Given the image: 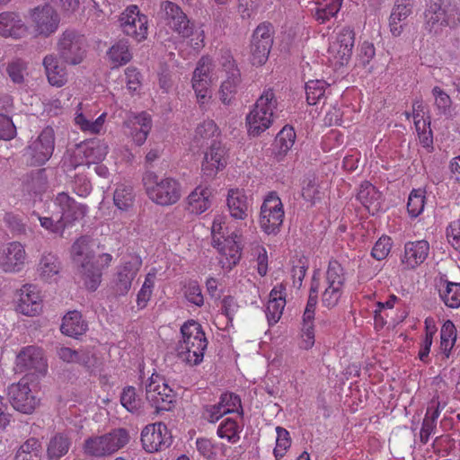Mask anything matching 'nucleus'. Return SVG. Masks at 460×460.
Segmentation results:
<instances>
[{
    "label": "nucleus",
    "mask_w": 460,
    "mask_h": 460,
    "mask_svg": "<svg viewBox=\"0 0 460 460\" xmlns=\"http://www.w3.org/2000/svg\"><path fill=\"white\" fill-rule=\"evenodd\" d=\"M181 335L175 348L177 358L190 366L199 365L208 347L201 325L194 320L188 321L181 327Z\"/></svg>",
    "instance_id": "f257e3e1"
},
{
    "label": "nucleus",
    "mask_w": 460,
    "mask_h": 460,
    "mask_svg": "<svg viewBox=\"0 0 460 460\" xmlns=\"http://www.w3.org/2000/svg\"><path fill=\"white\" fill-rule=\"evenodd\" d=\"M142 181L147 197L157 205L172 206L181 197V185L172 177L161 178L148 171L144 173Z\"/></svg>",
    "instance_id": "f03ea898"
},
{
    "label": "nucleus",
    "mask_w": 460,
    "mask_h": 460,
    "mask_svg": "<svg viewBox=\"0 0 460 460\" xmlns=\"http://www.w3.org/2000/svg\"><path fill=\"white\" fill-rule=\"evenodd\" d=\"M277 104L272 89L264 90L246 117L250 136L257 137L271 126L276 117Z\"/></svg>",
    "instance_id": "7ed1b4c3"
},
{
    "label": "nucleus",
    "mask_w": 460,
    "mask_h": 460,
    "mask_svg": "<svg viewBox=\"0 0 460 460\" xmlns=\"http://www.w3.org/2000/svg\"><path fill=\"white\" fill-rule=\"evenodd\" d=\"M130 439L127 429L119 428L101 435L93 436L85 439L84 453L93 457H106L123 448Z\"/></svg>",
    "instance_id": "20e7f679"
},
{
    "label": "nucleus",
    "mask_w": 460,
    "mask_h": 460,
    "mask_svg": "<svg viewBox=\"0 0 460 460\" xmlns=\"http://www.w3.org/2000/svg\"><path fill=\"white\" fill-rule=\"evenodd\" d=\"M71 255L73 260L80 264L79 273L85 287L90 290H95L101 283V269L94 267L93 254L89 252L85 237H80L73 243Z\"/></svg>",
    "instance_id": "39448f33"
},
{
    "label": "nucleus",
    "mask_w": 460,
    "mask_h": 460,
    "mask_svg": "<svg viewBox=\"0 0 460 460\" xmlns=\"http://www.w3.org/2000/svg\"><path fill=\"white\" fill-rule=\"evenodd\" d=\"M284 208L281 199L275 192H270L261 207L259 224L267 234H277L284 220Z\"/></svg>",
    "instance_id": "423d86ee"
},
{
    "label": "nucleus",
    "mask_w": 460,
    "mask_h": 460,
    "mask_svg": "<svg viewBox=\"0 0 460 460\" xmlns=\"http://www.w3.org/2000/svg\"><path fill=\"white\" fill-rule=\"evenodd\" d=\"M15 369L19 373L44 376L48 362L43 349L33 345L23 347L16 356Z\"/></svg>",
    "instance_id": "0eeeda50"
},
{
    "label": "nucleus",
    "mask_w": 460,
    "mask_h": 460,
    "mask_svg": "<svg viewBox=\"0 0 460 460\" xmlns=\"http://www.w3.org/2000/svg\"><path fill=\"white\" fill-rule=\"evenodd\" d=\"M353 31H340L332 38L328 48V62L334 69L347 66L350 60L354 46Z\"/></svg>",
    "instance_id": "6e6552de"
},
{
    "label": "nucleus",
    "mask_w": 460,
    "mask_h": 460,
    "mask_svg": "<svg viewBox=\"0 0 460 460\" xmlns=\"http://www.w3.org/2000/svg\"><path fill=\"white\" fill-rule=\"evenodd\" d=\"M146 397L156 411H161L171 409L175 394L162 376L153 374L146 385Z\"/></svg>",
    "instance_id": "1a4fd4ad"
},
{
    "label": "nucleus",
    "mask_w": 460,
    "mask_h": 460,
    "mask_svg": "<svg viewBox=\"0 0 460 460\" xmlns=\"http://www.w3.org/2000/svg\"><path fill=\"white\" fill-rule=\"evenodd\" d=\"M55 148V134L50 127L45 128L38 137L31 141L26 150V155L32 165L45 164L52 155Z\"/></svg>",
    "instance_id": "9d476101"
},
{
    "label": "nucleus",
    "mask_w": 460,
    "mask_h": 460,
    "mask_svg": "<svg viewBox=\"0 0 460 460\" xmlns=\"http://www.w3.org/2000/svg\"><path fill=\"white\" fill-rule=\"evenodd\" d=\"M141 443L146 452H158L169 447L172 436L165 424H148L141 431Z\"/></svg>",
    "instance_id": "9b49d317"
},
{
    "label": "nucleus",
    "mask_w": 460,
    "mask_h": 460,
    "mask_svg": "<svg viewBox=\"0 0 460 460\" xmlns=\"http://www.w3.org/2000/svg\"><path fill=\"white\" fill-rule=\"evenodd\" d=\"M142 261L138 257H130L117 267L111 282V289L115 296H125L131 288L132 281L140 270Z\"/></svg>",
    "instance_id": "f8f14e48"
},
{
    "label": "nucleus",
    "mask_w": 460,
    "mask_h": 460,
    "mask_svg": "<svg viewBox=\"0 0 460 460\" xmlns=\"http://www.w3.org/2000/svg\"><path fill=\"white\" fill-rule=\"evenodd\" d=\"M8 398L16 411L25 414L33 412L39 404V401L31 394L26 378H22L8 387Z\"/></svg>",
    "instance_id": "ddd939ff"
},
{
    "label": "nucleus",
    "mask_w": 460,
    "mask_h": 460,
    "mask_svg": "<svg viewBox=\"0 0 460 460\" xmlns=\"http://www.w3.org/2000/svg\"><path fill=\"white\" fill-rule=\"evenodd\" d=\"M234 412L241 417L243 415L241 398L234 393H224L220 395L217 403L205 407L204 418L215 423L224 415Z\"/></svg>",
    "instance_id": "4468645a"
},
{
    "label": "nucleus",
    "mask_w": 460,
    "mask_h": 460,
    "mask_svg": "<svg viewBox=\"0 0 460 460\" xmlns=\"http://www.w3.org/2000/svg\"><path fill=\"white\" fill-rule=\"evenodd\" d=\"M27 261V253L20 242H10L0 247V268L6 273L22 270Z\"/></svg>",
    "instance_id": "2eb2a0df"
},
{
    "label": "nucleus",
    "mask_w": 460,
    "mask_h": 460,
    "mask_svg": "<svg viewBox=\"0 0 460 460\" xmlns=\"http://www.w3.org/2000/svg\"><path fill=\"white\" fill-rule=\"evenodd\" d=\"M227 164V151L220 141L213 140L204 154L201 171L208 178L215 177Z\"/></svg>",
    "instance_id": "dca6fc26"
},
{
    "label": "nucleus",
    "mask_w": 460,
    "mask_h": 460,
    "mask_svg": "<svg viewBox=\"0 0 460 460\" xmlns=\"http://www.w3.org/2000/svg\"><path fill=\"white\" fill-rule=\"evenodd\" d=\"M58 51L65 62L78 65L84 58V41L75 35L74 31H65L58 42Z\"/></svg>",
    "instance_id": "f3484780"
},
{
    "label": "nucleus",
    "mask_w": 460,
    "mask_h": 460,
    "mask_svg": "<svg viewBox=\"0 0 460 460\" xmlns=\"http://www.w3.org/2000/svg\"><path fill=\"white\" fill-rule=\"evenodd\" d=\"M222 65L227 74V78L221 84L219 94L224 104H230L237 93L240 84V72L235 66L234 61L230 55L222 57Z\"/></svg>",
    "instance_id": "a211bd4d"
},
{
    "label": "nucleus",
    "mask_w": 460,
    "mask_h": 460,
    "mask_svg": "<svg viewBox=\"0 0 460 460\" xmlns=\"http://www.w3.org/2000/svg\"><path fill=\"white\" fill-rule=\"evenodd\" d=\"M16 311L27 316L38 315L42 311V298L36 286L26 284L20 289Z\"/></svg>",
    "instance_id": "6ab92c4d"
},
{
    "label": "nucleus",
    "mask_w": 460,
    "mask_h": 460,
    "mask_svg": "<svg viewBox=\"0 0 460 460\" xmlns=\"http://www.w3.org/2000/svg\"><path fill=\"white\" fill-rule=\"evenodd\" d=\"M429 253V243L426 240L407 242L401 256V264L405 270H413L422 264Z\"/></svg>",
    "instance_id": "aec40b11"
},
{
    "label": "nucleus",
    "mask_w": 460,
    "mask_h": 460,
    "mask_svg": "<svg viewBox=\"0 0 460 460\" xmlns=\"http://www.w3.org/2000/svg\"><path fill=\"white\" fill-rule=\"evenodd\" d=\"M240 242L241 235L236 232H233L231 235L222 239L215 238L213 246L226 260V261L222 260V263H226L229 267L238 263L241 258Z\"/></svg>",
    "instance_id": "412c9836"
},
{
    "label": "nucleus",
    "mask_w": 460,
    "mask_h": 460,
    "mask_svg": "<svg viewBox=\"0 0 460 460\" xmlns=\"http://www.w3.org/2000/svg\"><path fill=\"white\" fill-rule=\"evenodd\" d=\"M272 42L270 31H262L261 34L258 31H254L251 45V61L253 66H262L266 63Z\"/></svg>",
    "instance_id": "4be33fe9"
},
{
    "label": "nucleus",
    "mask_w": 460,
    "mask_h": 460,
    "mask_svg": "<svg viewBox=\"0 0 460 460\" xmlns=\"http://www.w3.org/2000/svg\"><path fill=\"white\" fill-rule=\"evenodd\" d=\"M443 0H430L428 8L424 12V22L426 26L434 27H450L457 26L455 20L451 21L450 16L442 7Z\"/></svg>",
    "instance_id": "5701e85b"
},
{
    "label": "nucleus",
    "mask_w": 460,
    "mask_h": 460,
    "mask_svg": "<svg viewBox=\"0 0 460 460\" xmlns=\"http://www.w3.org/2000/svg\"><path fill=\"white\" fill-rule=\"evenodd\" d=\"M159 14L170 29H189L187 15L179 5L171 1L161 2Z\"/></svg>",
    "instance_id": "b1692460"
},
{
    "label": "nucleus",
    "mask_w": 460,
    "mask_h": 460,
    "mask_svg": "<svg viewBox=\"0 0 460 460\" xmlns=\"http://www.w3.org/2000/svg\"><path fill=\"white\" fill-rule=\"evenodd\" d=\"M226 205L229 214L234 219L243 221L248 217L250 203L243 190H229Z\"/></svg>",
    "instance_id": "393cba45"
},
{
    "label": "nucleus",
    "mask_w": 460,
    "mask_h": 460,
    "mask_svg": "<svg viewBox=\"0 0 460 460\" xmlns=\"http://www.w3.org/2000/svg\"><path fill=\"white\" fill-rule=\"evenodd\" d=\"M212 192L208 187L197 186L187 197V210L195 215H200L211 206Z\"/></svg>",
    "instance_id": "a878e982"
},
{
    "label": "nucleus",
    "mask_w": 460,
    "mask_h": 460,
    "mask_svg": "<svg viewBox=\"0 0 460 460\" xmlns=\"http://www.w3.org/2000/svg\"><path fill=\"white\" fill-rule=\"evenodd\" d=\"M31 18L38 29H58L60 17L50 5H39L31 11Z\"/></svg>",
    "instance_id": "bb28decb"
},
{
    "label": "nucleus",
    "mask_w": 460,
    "mask_h": 460,
    "mask_svg": "<svg viewBox=\"0 0 460 460\" xmlns=\"http://www.w3.org/2000/svg\"><path fill=\"white\" fill-rule=\"evenodd\" d=\"M126 124L132 129L134 142L137 146L143 145L152 128L151 116L146 112H141L128 119Z\"/></svg>",
    "instance_id": "cd10ccee"
},
{
    "label": "nucleus",
    "mask_w": 460,
    "mask_h": 460,
    "mask_svg": "<svg viewBox=\"0 0 460 460\" xmlns=\"http://www.w3.org/2000/svg\"><path fill=\"white\" fill-rule=\"evenodd\" d=\"M442 409L443 407H441L440 402L436 398H433L430 401L420 432V440L421 444L426 445L430 435L434 433V430L437 428V420L439 417Z\"/></svg>",
    "instance_id": "c85d7f7f"
},
{
    "label": "nucleus",
    "mask_w": 460,
    "mask_h": 460,
    "mask_svg": "<svg viewBox=\"0 0 460 460\" xmlns=\"http://www.w3.org/2000/svg\"><path fill=\"white\" fill-rule=\"evenodd\" d=\"M61 270V262L57 255L51 252L43 253L37 265L39 277L46 282L55 281Z\"/></svg>",
    "instance_id": "c756f323"
},
{
    "label": "nucleus",
    "mask_w": 460,
    "mask_h": 460,
    "mask_svg": "<svg viewBox=\"0 0 460 460\" xmlns=\"http://www.w3.org/2000/svg\"><path fill=\"white\" fill-rule=\"evenodd\" d=\"M357 199L369 213L375 214L381 208L382 194L368 181L360 184Z\"/></svg>",
    "instance_id": "7c9ffc66"
},
{
    "label": "nucleus",
    "mask_w": 460,
    "mask_h": 460,
    "mask_svg": "<svg viewBox=\"0 0 460 460\" xmlns=\"http://www.w3.org/2000/svg\"><path fill=\"white\" fill-rule=\"evenodd\" d=\"M106 55L112 69L127 65L133 58V54L129 49L128 41L126 39H121L115 42L107 50Z\"/></svg>",
    "instance_id": "2f4dec72"
},
{
    "label": "nucleus",
    "mask_w": 460,
    "mask_h": 460,
    "mask_svg": "<svg viewBox=\"0 0 460 460\" xmlns=\"http://www.w3.org/2000/svg\"><path fill=\"white\" fill-rule=\"evenodd\" d=\"M61 332L66 336L77 338L87 331V323L78 311L68 312L62 320Z\"/></svg>",
    "instance_id": "473e14b6"
},
{
    "label": "nucleus",
    "mask_w": 460,
    "mask_h": 460,
    "mask_svg": "<svg viewBox=\"0 0 460 460\" xmlns=\"http://www.w3.org/2000/svg\"><path fill=\"white\" fill-rule=\"evenodd\" d=\"M43 66L49 83L56 87H61L67 82L65 67L58 66L57 58L53 55H48L43 59Z\"/></svg>",
    "instance_id": "72a5a7b5"
},
{
    "label": "nucleus",
    "mask_w": 460,
    "mask_h": 460,
    "mask_svg": "<svg viewBox=\"0 0 460 460\" xmlns=\"http://www.w3.org/2000/svg\"><path fill=\"white\" fill-rule=\"evenodd\" d=\"M120 27H133L135 29H147L148 19L141 13L137 5L128 6L119 16Z\"/></svg>",
    "instance_id": "f704fd0d"
},
{
    "label": "nucleus",
    "mask_w": 460,
    "mask_h": 460,
    "mask_svg": "<svg viewBox=\"0 0 460 460\" xmlns=\"http://www.w3.org/2000/svg\"><path fill=\"white\" fill-rule=\"evenodd\" d=\"M71 446V438L66 433H58L53 436L48 445V456L51 460H58L65 456Z\"/></svg>",
    "instance_id": "c9c22d12"
},
{
    "label": "nucleus",
    "mask_w": 460,
    "mask_h": 460,
    "mask_svg": "<svg viewBox=\"0 0 460 460\" xmlns=\"http://www.w3.org/2000/svg\"><path fill=\"white\" fill-rule=\"evenodd\" d=\"M83 153L87 164H96L106 156L108 146L103 141L93 140L84 144Z\"/></svg>",
    "instance_id": "e433bc0d"
},
{
    "label": "nucleus",
    "mask_w": 460,
    "mask_h": 460,
    "mask_svg": "<svg viewBox=\"0 0 460 460\" xmlns=\"http://www.w3.org/2000/svg\"><path fill=\"white\" fill-rule=\"evenodd\" d=\"M456 341V329L452 321H446L440 331V346L441 352L448 358Z\"/></svg>",
    "instance_id": "4c0bfd02"
},
{
    "label": "nucleus",
    "mask_w": 460,
    "mask_h": 460,
    "mask_svg": "<svg viewBox=\"0 0 460 460\" xmlns=\"http://www.w3.org/2000/svg\"><path fill=\"white\" fill-rule=\"evenodd\" d=\"M220 132L218 127L212 119H207L198 125L195 130L194 140L197 142L199 146H203L208 141L214 139V137H217Z\"/></svg>",
    "instance_id": "58836bf2"
},
{
    "label": "nucleus",
    "mask_w": 460,
    "mask_h": 460,
    "mask_svg": "<svg viewBox=\"0 0 460 460\" xmlns=\"http://www.w3.org/2000/svg\"><path fill=\"white\" fill-rule=\"evenodd\" d=\"M296 132L292 127H284L277 135L274 147L278 155H285L294 146Z\"/></svg>",
    "instance_id": "ea45409f"
},
{
    "label": "nucleus",
    "mask_w": 460,
    "mask_h": 460,
    "mask_svg": "<svg viewBox=\"0 0 460 460\" xmlns=\"http://www.w3.org/2000/svg\"><path fill=\"white\" fill-rule=\"evenodd\" d=\"M345 280V270L341 264L336 260L330 261L325 273V285L344 288Z\"/></svg>",
    "instance_id": "a19ab883"
},
{
    "label": "nucleus",
    "mask_w": 460,
    "mask_h": 460,
    "mask_svg": "<svg viewBox=\"0 0 460 460\" xmlns=\"http://www.w3.org/2000/svg\"><path fill=\"white\" fill-rule=\"evenodd\" d=\"M243 427L232 418L224 420L217 428V435L221 438L226 439L229 443L234 444L240 439V433Z\"/></svg>",
    "instance_id": "79ce46f5"
},
{
    "label": "nucleus",
    "mask_w": 460,
    "mask_h": 460,
    "mask_svg": "<svg viewBox=\"0 0 460 460\" xmlns=\"http://www.w3.org/2000/svg\"><path fill=\"white\" fill-rule=\"evenodd\" d=\"M121 405L130 413L139 414L142 407V400L137 394L134 386L125 387L120 394Z\"/></svg>",
    "instance_id": "37998d69"
},
{
    "label": "nucleus",
    "mask_w": 460,
    "mask_h": 460,
    "mask_svg": "<svg viewBox=\"0 0 460 460\" xmlns=\"http://www.w3.org/2000/svg\"><path fill=\"white\" fill-rule=\"evenodd\" d=\"M444 304L450 308L460 307V283L447 282L444 289L439 291Z\"/></svg>",
    "instance_id": "c03bdc74"
},
{
    "label": "nucleus",
    "mask_w": 460,
    "mask_h": 460,
    "mask_svg": "<svg viewBox=\"0 0 460 460\" xmlns=\"http://www.w3.org/2000/svg\"><path fill=\"white\" fill-rule=\"evenodd\" d=\"M135 195L133 188L128 185H119L116 188L113 196L114 204L121 210H127L132 207Z\"/></svg>",
    "instance_id": "a18cd8bd"
},
{
    "label": "nucleus",
    "mask_w": 460,
    "mask_h": 460,
    "mask_svg": "<svg viewBox=\"0 0 460 460\" xmlns=\"http://www.w3.org/2000/svg\"><path fill=\"white\" fill-rule=\"evenodd\" d=\"M155 279V271L148 272L146 274L145 281L137 296V305L139 308L142 309L147 305V303L150 300L153 294Z\"/></svg>",
    "instance_id": "49530a36"
},
{
    "label": "nucleus",
    "mask_w": 460,
    "mask_h": 460,
    "mask_svg": "<svg viewBox=\"0 0 460 460\" xmlns=\"http://www.w3.org/2000/svg\"><path fill=\"white\" fill-rule=\"evenodd\" d=\"M327 84L322 80H312L305 84L306 100L309 105L316 104L325 93Z\"/></svg>",
    "instance_id": "de8ad7c7"
},
{
    "label": "nucleus",
    "mask_w": 460,
    "mask_h": 460,
    "mask_svg": "<svg viewBox=\"0 0 460 460\" xmlns=\"http://www.w3.org/2000/svg\"><path fill=\"white\" fill-rule=\"evenodd\" d=\"M425 206V191L418 189L412 190L409 195L407 210L411 217L420 215Z\"/></svg>",
    "instance_id": "09e8293b"
},
{
    "label": "nucleus",
    "mask_w": 460,
    "mask_h": 460,
    "mask_svg": "<svg viewBox=\"0 0 460 460\" xmlns=\"http://www.w3.org/2000/svg\"><path fill=\"white\" fill-rule=\"evenodd\" d=\"M251 254L256 259L259 275L265 276L268 271V255L267 251L258 240H254L251 243Z\"/></svg>",
    "instance_id": "8fccbe9b"
},
{
    "label": "nucleus",
    "mask_w": 460,
    "mask_h": 460,
    "mask_svg": "<svg viewBox=\"0 0 460 460\" xmlns=\"http://www.w3.org/2000/svg\"><path fill=\"white\" fill-rule=\"evenodd\" d=\"M32 216H35L40 221V226L47 230L49 234L62 236L65 229L66 228V224L64 223L59 218L54 220L50 217H41L37 212H33Z\"/></svg>",
    "instance_id": "3c124183"
},
{
    "label": "nucleus",
    "mask_w": 460,
    "mask_h": 460,
    "mask_svg": "<svg viewBox=\"0 0 460 460\" xmlns=\"http://www.w3.org/2000/svg\"><path fill=\"white\" fill-rule=\"evenodd\" d=\"M6 72L13 83L22 84L27 74V63L20 58L14 59L8 64Z\"/></svg>",
    "instance_id": "603ef678"
},
{
    "label": "nucleus",
    "mask_w": 460,
    "mask_h": 460,
    "mask_svg": "<svg viewBox=\"0 0 460 460\" xmlns=\"http://www.w3.org/2000/svg\"><path fill=\"white\" fill-rule=\"evenodd\" d=\"M432 94L435 98V105L439 113L445 116L451 115L452 100L450 96L438 86H435L432 89Z\"/></svg>",
    "instance_id": "864d4df0"
},
{
    "label": "nucleus",
    "mask_w": 460,
    "mask_h": 460,
    "mask_svg": "<svg viewBox=\"0 0 460 460\" xmlns=\"http://www.w3.org/2000/svg\"><path fill=\"white\" fill-rule=\"evenodd\" d=\"M343 289L344 288L325 285L322 295L323 305L328 308L335 307L343 294Z\"/></svg>",
    "instance_id": "5fc2aeb1"
},
{
    "label": "nucleus",
    "mask_w": 460,
    "mask_h": 460,
    "mask_svg": "<svg viewBox=\"0 0 460 460\" xmlns=\"http://www.w3.org/2000/svg\"><path fill=\"white\" fill-rule=\"evenodd\" d=\"M88 209L85 205L79 204L74 200V204H72L67 210L62 212L59 219L67 226L68 224L84 217Z\"/></svg>",
    "instance_id": "6e6d98bb"
},
{
    "label": "nucleus",
    "mask_w": 460,
    "mask_h": 460,
    "mask_svg": "<svg viewBox=\"0 0 460 460\" xmlns=\"http://www.w3.org/2000/svg\"><path fill=\"white\" fill-rule=\"evenodd\" d=\"M392 246L393 241L391 237L387 235H383L376 242L371 251V255L376 260L382 261L388 256L392 249Z\"/></svg>",
    "instance_id": "4d7b16f0"
},
{
    "label": "nucleus",
    "mask_w": 460,
    "mask_h": 460,
    "mask_svg": "<svg viewBox=\"0 0 460 460\" xmlns=\"http://www.w3.org/2000/svg\"><path fill=\"white\" fill-rule=\"evenodd\" d=\"M277 438H276V447L274 448V455L276 458L282 457L289 448L291 445V439L289 436V432L281 427L276 428Z\"/></svg>",
    "instance_id": "13d9d810"
},
{
    "label": "nucleus",
    "mask_w": 460,
    "mask_h": 460,
    "mask_svg": "<svg viewBox=\"0 0 460 460\" xmlns=\"http://www.w3.org/2000/svg\"><path fill=\"white\" fill-rule=\"evenodd\" d=\"M286 305V299L269 300L266 307V316L270 324L277 323Z\"/></svg>",
    "instance_id": "bf43d9fd"
},
{
    "label": "nucleus",
    "mask_w": 460,
    "mask_h": 460,
    "mask_svg": "<svg viewBox=\"0 0 460 460\" xmlns=\"http://www.w3.org/2000/svg\"><path fill=\"white\" fill-rule=\"evenodd\" d=\"M237 11L243 19H251L257 13L262 0H237Z\"/></svg>",
    "instance_id": "052dcab7"
},
{
    "label": "nucleus",
    "mask_w": 460,
    "mask_h": 460,
    "mask_svg": "<svg viewBox=\"0 0 460 460\" xmlns=\"http://www.w3.org/2000/svg\"><path fill=\"white\" fill-rule=\"evenodd\" d=\"M22 21L15 12H3L0 13V29H22Z\"/></svg>",
    "instance_id": "680f3d73"
},
{
    "label": "nucleus",
    "mask_w": 460,
    "mask_h": 460,
    "mask_svg": "<svg viewBox=\"0 0 460 460\" xmlns=\"http://www.w3.org/2000/svg\"><path fill=\"white\" fill-rule=\"evenodd\" d=\"M184 296L190 303L199 307L204 304L201 288L197 282H190L185 286Z\"/></svg>",
    "instance_id": "e2e57ef3"
},
{
    "label": "nucleus",
    "mask_w": 460,
    "mask_h": 460,
    "mask_svg": "<svg viewBox=\"0 0 460 460\" xmlns=\"http://www.w3.org/2000/svg\"><path fill=\"white\" fill-rule=\"evenodd\" d=\"M448 243L460 252V220H455L447 227Z\"/></svg>",
    "instance_id": "0e129e2a"
},
{
    "label": "nucleus",
    "mask_w": 460,
    "mask_h": 460,
    "mask_svg": "<svg viewBox=\"0 0 460 460\" xmlns=\"http://www.w3.org/2000/svg\"><path fill=\"white\" fill-rule=\"evenodd\" d=\"M211 67V60L208 57H202L193 72L192 79H202L204 81H209V73Z\"/></svg>",
    "instance_id": "69168bd1"
},
{
    "label": "nucleus",
    "mask_w": 460,
    "mask_h": 460,
    "mask_svg": "<svg viewBox=\"0 0 460 460\" xmlns=\"http://www.w3.org/2000/svg\"><path fill=\"white\" fill-rule=\"evenodd\" d=\"M411 10L407 5L395 4L390 15V26H395L404 21L411 13Z\"/></svg>",
    "instance_id": "338daca9"
},
{
    "label": "nucleus",
    "mask_w": 460,
    "mask_h": 460,
    "mask_svg": "<svg viewBox=\"0 0 460 460\" xmlns=\"http://www.w3.org/2000/svg\"><path fill=\"white\" fill-rule=\"evenodd\" d=\"M15 134L16 130L12 119L5 115L0 114V139H11Z\"/></svg>",
    "instance_id": "774afa93"
}]
</instances>
